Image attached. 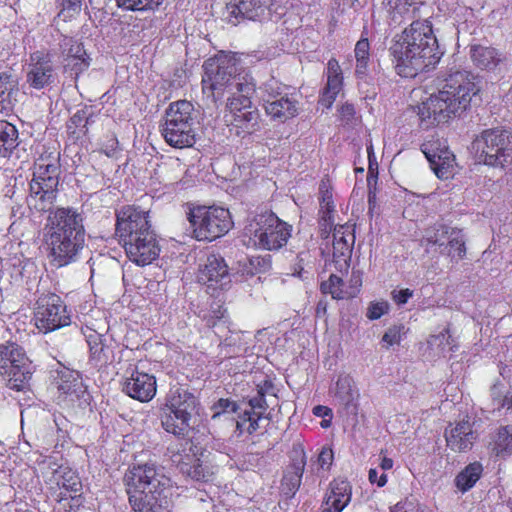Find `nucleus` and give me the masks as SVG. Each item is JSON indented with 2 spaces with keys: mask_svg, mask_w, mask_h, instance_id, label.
Returning a JSON list of instances; mask_svg holds the SVG:
<instances>
[{
  "mask_svg": "<svg viewBox=\"0 0 512 512\" xmlns=\"http://www.w3.org/2000/svg\"><path fill=\"white\" fill-rule=\"evenodd\" d=\"M413 293L412 289L409 288L399 289L398 291H392V298L398 305H404L412 297Z\"/></svg>",
  "mask_w": 512,
  "mask_h": 512,
  "instance_id": "obj_54",
  "label": "nucleus"
},
{
  "mask_svg": "<svg viewBox=\"0 0 512 512\" xmlns=\"http://www.w3.org/2000/svg\"><path fill=\"white\" fill-rule=\"evenodd\" d=\"M492 453L497 456L511 455L512 453V426H501L495 438L490 442Z\"/></svg>",
  "mask_w": 512,
  "mask_h": 512,
  "instance_id": "obj_39",
  "label": "nucleus"
},
{
  "mask_svg": "<svg viewBox=\"0 0 512 512\" xmlns=\"http://www.w3.org/2000/svg\"><path fill=\"white\" fill-rule=\"evenodd\" d=\"M474 421L466 415L462 420L448 425L445 430L446 446L453 451H468L474 447L479 432L474 427Z\"/></svg>",
  "mask_w": 512,
  "mask_h": 512,
  "instance_id": "obj_21",
  "label": "nucleus"
},
{
  "mask_svg": "<svg viewBox=\"0 0 512 512\" xmlns=\"http://www.w3.org/2000/svg\"><path fill=\"white\" fill-rule=\"evenodd\" d=\"M119 242L123 245L128 258L138 265L145 266L152 263L160 253L157 236L153 230Z\"/></svg>",
  "mask_w": 512,
  "mask_h": 512,
  "instance_id": "obj_18",
  "label": "nucleus"
},
{
  "mask_svg": "<svg viewBox=\"0 0 512 512\" xmlns=\"http://www.w3.org/2000/svg\"><path fill=\"white\" fill-rule=\"evenodd\" d=\"M491 396L494 403H496L497 407H506L507 409H511L512 407V393L511 395H504V397L501 394V391L499 389V385L495 384L492 386L491 389Z\"/></svg>",
  "mask_w": 512,
  "mask_h": 512,
  "instance_id": "obj_51",
  "label": "nucleus"
},
{
  "mask_svg": "<svg viewBox=\"0 0 512 512\" xmlns=\"http://www.w3.org/2000/svg\"><path fill=\"white\" fill-rule=\"evenodd\" d=\"M375 197H376V193L375 192H369L368 194V201H369V205L372 206V203L375 202Z\"/></svg>",
  "mask_w": 512,
  "mask_h": 512,
  "instance_id": "obj_64",
  "label": "nucleus"
},
{
  "mask_svg": "<svg viewBox=\"0 0 512 512\" xmlns=\"http://www.w3.org/2000/svg\"><path fill=\"white\" fill-rule=\"evenodd\" d=\"M331 419H332V415L331 416H327L325 418H323V420L321 421V427L322 428H327L330 426L331 424Z\"/></svg>",
  "mask_w": 512,
  "mask_h": 512,
  "instance_id": "obj_62",
  "label": "nucleus"
},
{
  "mask_svg": "<svg viewBox=\"0 0 512 512\" xmlns=\"http://www.w3.org/2000/svg\"><path fill=\"white\" fill-rule=\"evenodd\" d=\"M472 149L479 162L489 167H506L512 160L511 135L501 128L481 131L472 142Z\"/></svg>",
  "mask_w": 512,
  "mask_h": 512,
  "instance_id": "obj_10",
  "label": "nucleus"
},
{
  "mask_svg": "<svg viewBox=\"0 0 512 512\" xmlns=\"http://www.w3.org/2000/svg\"><path fill=\"white\" fill-rule=\"evenodd\" d=\"M368 478H369V481L372 482L373 484H374V482H376V484L379 487L385 486V484H387V482H388L386 473H382L379 476L376 468H370L369 473H368Z\"/></svg>",
  "mask_w": 512,
  "mask_h": 512,
  "instance_id": "obj_55",
  "label": "nucleus"
},
{
  "mask_svg": "<svg viewBox=\"0 0 512 512\" xmlns=\"http://www.w3.org/2000/svg\"><path fill=\"white\" fill-rule=\"evenodd\" d=\"M293 461L287 468L283 477V486H287L288 491L294 493L301 484V478L306 465V454L304 449L299 445L293 449Z\"/></svg>",
  "mask_w": 512,
  "mask_h": 512,
  "instance_id": "obj_31",
  "label": "nucleus"
},
{
  "mask_svg": "<svg viewBox=\"0 0 512 512\" xmlns=\"http://www.w3.org/2000/svg\"><path fill=\"white\" fill-rule=\"evenodd\" d=\"M245 235L253 246L274 251L286 245L291 236V226L273 212L263 211L253 216L245 226Z\"/></svg>",
  "mask_w": 512,
  "mask_h": 512,
  "instance_id": "obj_9",
  "label": "nucleus"
},
{
  "mask_svg": "<svg viewBox=\"0 0 512 512\" xmlns=\"http://www.w3.org/2000/svg\"><path fill=\"white\" fill-rule=\"evenodd\" d=\"M450 239L448 240V255L451 258L462 259L467 255V245L463 238V233L461 229H457V227H450Z\"/></svg>",
  "mask_w": 512,
  "mask_h": 512,
  "instance_id": "obj_40",
  "label": "nucleus"
},
{
  "mask_svg": "<svg viewBox=\"0 0 512 512\" xmlns=\"http://www.w3.org/2000/svg\"><path fill=\"white\" fill-rule=\"evenodd\" d=\"M376 181H377V175H374V173L370 167L369 171H368V176H367L368 185L371 186V184L376 183Z\"/></svg>",
  "mask_w": 512,
  "mask_h": 512,
  "instance_id": "obj_61",
  "label": "nucleus"
},
{
  "mask_svg": "<svg viewBox=\"0 0 512 512\" xmlns=\"http://www.w3.org/2000/svg\"><path fill=\"white\" fill-rule=\"evenodd\" d=\"M333 461V451L329 448H323L318 455L317 462L322 469H328Z\"/></svg>",
  "mask_w": 512,
  "mask_h": 512,
  "instance_id": "obj_53",
  "label": "nucleus"
},
{
  "mask_svg": "<svg viewBox=\"0 0 512 512\" xmlns=\"http://www.w3.org/2000/svg\"><path fill=\"white\" fill-rule=\"evenodd\" d=\"M470 57L473 65L479 69H496L503 61V55L498 48L486 47V45L474 44L470 45Z\"/></svg>",
  "mask_w": 512,
  "mask_h": 512,
  "instance_id": "obj_30",
  "label": "nucleus"
},
{
  "mask_svg": "<svg viewBox=\"0 0 512 512\" xmlns=\"http://www.w3.org/2000/svg\"><path fill=\"white\" fill-rule=\"evenodd\" d=\"M198 281L208 287L219 286L224 289L230 283L228 266L220 255L211 254L199 269Z\"/></svg>",
  "mask_w": 512,
  "mask_h": 512,
  "instance_id": "obj_23",
  "label": "nucleus"
},
{
  "mask_svg": "<svg viewBox=\"0 0 512 512\" xmlns=\"http://www.w3.org/2000/svg\"><path fill=\"white\" fill-rule=\"evenodd\" d=\"M282 0H234L227 4V19L233 25L243 20L262 22L268 19L271 13L282 15L284 8L278 3Z\"/></svg>",
  "mask_w": 512,
  "mask_h": 512,
  "instance_id": "obj_14",
  "label": "nucleus"
},
{
  "mask_svg": "<svg viewBox=\"0 0 512 512\" xmlns=\"http://www.w3.org/2000/svg\"><path fill=\"white\" fill-rule=\"evenodd\" d=\"M327 310V301L324 299H321L318 301L316 306V314L318 316L325 315Z\"/></svg>",
  "mask_w": 512,
  "mask_h": 512,
  "instance_id": "obj_58",
  "label": "nucleus"
},
{
  "mask_svg": "<svg viewBox=\"0 0 512 512\" xmlns=\"http://www.w3.org/2000/svg\"><path fill=\"white\" fill-rule=\"evenodd\" d=\"M123 391L133 399L148 402L156 394L155 377L139 371L137 364L128 363L124 373Z\"/></svg>",
  "mask_w": 512,
  "mask_h": 512,
  "instance_id": "obj_19",
  "label": "nucleus"
},
{
  "mask_svg": "<svg viewBox=\"0 0 512 512\" xmlns=\"http://www.w3.org/2000/svg\"><path fill=\"white\" fill-rule=\"evenodd\" d=\"M18 131L7 121H0V156L8 157L18 146Z\"/></svg>",
  "mask_w": 512,
  "mask_h": 512,
  "instance_id": "obj_38",
  "label": "nucleus"
},
{
  "mask_svg": "<svg viewBox=\"0 0 512 512\" xmlns=\"http://www.w3.org/2000/svg\"><path fill=\"white\" fill-rule=\"evenodd\" d=\"M352 108H350L349 105H344L342 108H341V115H342V118L343 119H346L347 122L350 120L349 116L352 114Z\"/></svg>",
  "mask_w": 512,
  "mask_h": 512,
  "instance_id": "obj_60",
  "label": "nucleus"
},
{
  "mask_svg": "<svg viewBox=\"0 0 512 512\" xmlns=\"http://www.w3.org/2000/svg\"><path fill=\"white\" fill-rule=\"evenodd\" d=\"M421 150L438 178L442 180L451 178L454 173L455 157L446 141L432 135L421 144Z\"/></svg>",
  "mask_w": 512,
  "mask_h": 512,
  "instance_id": "obj_17",
  "label": "nucleus"
},
{
  "mask_svg": "<svg viewBox=\"0 0 512 512\" xmlns=\"http://www.w3.org/2000/svg\"><path fill=\"white\" fill-rule=\"evenodd\" d=\"M335 395L345 405L347 409L351 402L350 377H340L336 383Z\"/></svg>",
  "mask_w": 512,
  "mask_h": 512,
  "instance_id": "obj_48",
  "label": "nucleus"
},
{
  "mask_svg": "<svg viewBox=\"0 0 512 512\" xmlns=\"http://www.w3.org/2000/svg\"><path fill=\"white\" fill-rule=\"evenodd\" d=\"M249 265L251 267L250 273L253 275L255 273L265 272L271 267V259L270 256H256L252 257L249 260Z\"/></svg>",
  "mask_w": 512,
  "mask_h": 512,
  "instance_id": "obj_49",
  "label": "nucleus"
},
{
  "mask_svg": "<svg viewBox=\"0 0 512 512\" xmlns=\"http://www.w3.org/2000/svg\"><path fill=\"white\" fill-rule=\"evenodd\" d=\"M392 62L402 77H415L434 69L443 52L429 19H417L396 34L389 47Z\"/></svg>",
  "mask_w": 512,
  "mask_h": 512,
  "instance_id": "obj_1",
  "label": "nucleus"
},
{
  "mask_svg": "<svg viewBox=\"0 0 512 512\" xmlns=\"http://www.w3.org/2000/svg\"><path fill=\"white\" fill-rule=\"evenodd\" d=\"M195 120V109L190 101L179 100L171 103L161 125V133L166 143L179 149L193 146Z\"/></svg>",
  "mask_w": 512,
  "mask_h": 512,
  "instance_id": "obj_7",
  "label": "nucleus"
},
{
  "mask_svg": "<svg viewBox=\"0 0 512 512\" xmlns=\"http://www.w3.org/2000/svg\"><path fill=\"white\" fill-rule=\"evenodd\" d=\"M56 384L60 394L69 397L71 401L84 397L87 392L80 374L68 368L58 372Z\"/></svg>",
  "mask_w": 512,
  "mask_h": 512,
  "instance_id": "obj_27",
  "label": "nucleus"
},
{
  "mask_svg": "<svg viewBox=\"0 0 512 512\" xmlns=\"http://www.w3.org/2000/svg\"><path fill=\"white\" fill-rule=\"evenodd\" d=\"M479 88L476 78L470 71H456L446 79L443 88L438 91L440 108L445 113V123L467 110Z\"/></svg>",
  "mask_w": 512,
  "mask_h": 512,
  "instance_id": "obj_8",
  "label": "nucleus"
},
{
  "mask_svg": "<svg viewBox=\"0 0 512 512\" xmlns=\"http://www.w3.org/2000/svg\"><path fill=\"white\" fill-rule=\"evenodd\" d=\"M417 116L421 128L429 129L445 123V112L439 103V92H434L417 105Z\"/></svg>",
  "mask_w": 512,
  "mask_h": 512,
  "instance_id": "obj_24",
  "label": "nucleus"
},
{
  "mask_svg": "<svg viewBox=\"0 0 512 512\" xmlns=\"http://www.w3.org/2000/svg\"><path fill=\"white\" fill-rule=\"evenodd\" d=\"M49 481L51 484V490H53V492L56 491L57 493H78L82 488L80 478L76 472L68 467L59 466L53 471Z\"/></svg>",
  "mask_w": 512,
  "mask_h": 512,
  "instance_id": "obj_29",
  "label": "nucleus"
},
{
  "mask_svg": "<svg viewBox=\"0 0 512 512\" xmlns=\"http://www.w3.org/2000/svg\"><path fill=\"white\" fill-rule=\"evenodd\" d=\"M34 321L37 329L48 333L71 323V316L61 297L52 292L38 296L34 306Z\"/></svg>",
  "mask_w": 512,
  "mask_h": 512,
  "instance_id": "obj_12",
  "label": "nucleus"
},
{
  "mask_svg": "<svg viewBox=\"0 0 512 512\" xmlns=\"http://www.w3.org/2000/svg\"><path fill=\"white\" fill-rule=\"evenodd\" d=\"M30 361L23 349L15 343L0 348V375L7 379L11 389L22 390L31 378Z\"/></svg>",
  "mask_w": 512,
  "mask_h": 512,
  "instance_id": "obj_13",
  "label": "nucleus"
},
{
  "mask_svg": "<svg viewBox=\"0 0 512 512\" xmlns=\"http://www.w3.org/2000/svg\"><path fill=\"white\" fill-rule=\"evenodd\" d=\"M52 496L58 502V509L64 511H74L82 505V497L78 493L52 492Z\"/></svg>",
  "mask_w": 512,
  "mask_h": 512,
  "instance_id": "obj_45",
  "label": "nucleus"
},
{
  "mask_svg": "<svg viewBox=\"0 0 512 512\" xmlns=\"http://www.w3.org/2000/svg\"><path fill=\"white\" fill-rule=\"evenodd\" d=\"M116 235L120 240L135 235L139 236L146 232L152 231L148 212L138 207L127 205L122 207L116 213Z\"/></svg>",
  "mask_w": 512,
  "mask_h": 512,
  "instance_id": "obj_20",
  "label": "nucleus"
},
{
  "mask_svg": "<svg viewBox=\"0 0 512 512\" xmlns=\"http://www.w3.org/2000/svg\"><path fill=\"white\" fill-rule=\"evenodd\" d=\"M71 123L75 124V125H78L79 123H81L83 121V118L80 116V115H74L72 118H71Z\"/></svg>",
  "mask_w": 512,
  "mask_h": 512,
  "instance_id": "obj_63",
  "label": "nucleus"
},
{
  "mask_svg": "<svg viewBox=\"0 0 512 512\" xmlns=\"http://www.w3.org/2000/svg\"><path fill=\"white\" fill-rule=\"evenodd\" d=\"M46 230V243L54 265L62 267L71 263L85 241L81 214L71 208H57L50 212Z\"/></svg>",
  "mask_w": 512,
  "mask_h": 512,
  "instance_id": "obj_3",
  "label": "nucleus"
},
{
  "mask_svg": "<svg viewBox=\"0 0 512 512\" xmlns=\"http://www.w3.org/2000/svg\"><path fill=\"white\" fill-rule=\"evenodd\" d=\"M313 414L317 417L325 418L332 415V411L327 406L318 405L313 408Z\"/></svg>",
  "mask_w": 512,
  "mask_h": 512,
  "instance_id": "obj_57",
  "label": "nucleus"
},
{
  "mask_svg": "<svg viewBox=\"0 0 512 512\" xmlns=\"http://www.w3.org/2000/svg\"><path fill=\"white\" fill-rule=\"evenodd\" d=\"M199 449L190 444L189 452L185 454H175L172 461L177 464L180 472L196 481L204 480L208 471L203 466L199 457H197Z\"/></svg>",
  "mask_w": 512,
  "mask_h": 512,
  "instance_id": "obj_25",
  "label": "nucleus"
},
{
  "mask_svg": "<svg viewBox=\"0 0 512 512\" xmlns=\"http://www.w3.org/2000/svg\"><path fill=\"white\" fill-rule=\"evenodd\" d=\"M252 95L245 93L239 97H228L226 107L232 117L229 125L236 129L237 135L241 132L251 134L259 129L260 114L252 106Z\"/></svg>",
  "mask_w": 512,
  "mask_h": 512,
  "instance_id": "obj_16",
  "label": "nucleus"
},
{
  "mask_svg": "<svg viewBox=\"0 0 512 512\" xmlns=\"http://www.w3.org/2000/svg\"><path fill=\"white\" fill-rule=\"evenodd\" d=\"M62 54L65 56V68L70 69L75 76L88 68L86 52L81 43L65 37L61 43Z\"/></svg>",
  "mask_w": 512,
  "mask_h": 512,
  "instance_id": "obj_26",
  "label": "nucleus"
},
{
  "mask_svg": "<svg viewBox=\"0 0 512 512\" xmlns=\"http://www.w3.org/2000/svg\"><path fill=\"white\" fill-rule=\"evenodd\" d=\"M354 55L357 59V74H365L370 58V43L368 39H360L354 47Z\"/></svg>",
  "mask_w": 512,
  "mask_h": 512,
  "instance_id": "obj_44",
  "label": "nucleus"
},
{
  "mask_svg": "<svg viewBox=\"0 0 512 512\" xmlns=\"http://www.w3.org/2000/svg\"><path fill=\"white\" fill-rule=\"evenodd\" d=\"M205 74L202 79L203 91L214 103L221 101L225 94L239 97L242 94H254L256 83L248 73H238L232 60L226 58L208 59L204 63Z\"/></svg>",
  "mask_w": 512,
  "mask_h": 512,
  "instance_id": "obj_4",
  "label": "nucleus"
},
{
  "mask_svg": "<svg viewBox=\"0 0 512 512\" xmlns=\"http://www.w3.org/2000/svg\"><path fill=\"white\" fill-rule=\"evenodd\" d=\"M484 467L481 462L468 463L455 477L454 483L461 492H467L472 489L479 481Z\"/></svg>",
  "mask_w": 512,
  "mask_h": 512,
  "instance_id": "obj_36",
  "label": "nucleus"
},
{
  "mask_svg": "<svg viewBox=\"0 0 512 512\" xmlns=\"http://www.w3.org/2000/svg\"><path fill=\"white\" fill-rule=\"evenodd\" d=\"M265 111L273 119L284 122L298 114V106L294 99L281 96L272 100L268 99L265 104Z\"/></svg>",
  "mask_w": 512,
  "mask_h": 512,
  "instance_id": "obj_34",
  "label": "nucleus"
},
{
  "mask_svg": "<svg viewBox=\"0 0 512 512\" xmlns=\"http://www.w3.org/2000/svg\"><path fill=\"white\" fill-rule=\"evenodd\" d=\"M129 503L135 512H161L167 508L172 484L153 463L133 466L125 474Z\"/></svg>",
  "mask_w": 512,
  "mask_h": 512,
  "instance_id": "obj_2",
  "label": "nucleus"
},
{
  "mask_svg": "<svg viewBox=\"0 0 512 512\" xmlns=\"http://www.w3.org/2000/svg\"><path fill=\"white\" fill-rule=\"evenodd\" d=\"M187 219L193 228L194 237L212 241L225 235L232 227L230 212L221 207H189Z\"/></svg>",
  "mask_w": 512,
  "mask_h": 512,
  "instance_id": "obj_11",
  "label": "nucleus"
},
{
  "mask_svg": "<svg viewBox=\"0 0 512 512\" xmlns=\"http://www.w3.org/2000/svg\"><path fill=\"white\" fill-rule=\"evenodd\" d=\"M213 409L215 410L213 417H216L222 412L236 411V403L228 399L221 398L214 404Z\"/></svg>",
  "mask_w": 512,
  "mask_h": 512,
  "instance_id": "obj_52",
  "label": "nucleus"
},
{
  "mask_svg": "<svg viewBox=\"0 0 512 512\" xmlns=\"http://www.w3.org/2000/svg\"><path fill=\"white\" fill-rule=\"evenodd\" d=\"M18 93L17 83L8 74H0V113L10 111Z\"/></svg>",
  "mask_w": 512,
  "mask_h": 512,
  "instance_id": "obj_37",
  "label": "nucleus"
},
{
  "mask_svg": "<svg viewBox=\"0 0 512 512\" xmlns=\"http://www.w3.org/2000/svg\"><path fill=\"white\" fill-rule=\"evenodd\" d=\"M394 461L393 458L390 457H382L380 466L382 469H391L393 468Z\"/></svg>",
  "mask_w": 512,
  "mask_h": 512,
  "instance_id": "obj_59",
  "label": "nucleus"
},
{
  "mask_svg": "<svg viewBox=\"0 0 512 512\" xmlns=\"http://www.w3.org/2000/svg\"><path fill=\"white\" fill-rule=\"evenodd\" d=\"M320 289L323 294H331L333 299L341 300L350 297L348 289H344L343 280L334 274L321 283Z\"/></svg>",
  "mask_w": 512,
  "mask_h": 512,
  "instance_id": "obj_41",
  "label": "nucleus"
},
{
  "mask_svg": "<svg viewBox=\"0 0 512 512\" xmlns=\"http://www.w3.org/2000/svg\"><path fill=\"white\" fill-rule=\"evenodd\" d=\"M101 334L93 332L88 335L87 342L90 350V358L95 365H105L110 363L114 358L113 348L107 345Z\"/></svg>",
  "mask_w": 512,
  "mask_h": 512,
  "instance_id": "obj_35",
  "label": "nucleus"
},
{
  "mask_svg": "<svg viewBox=\"0 0 512 512\" xmlns=\"http://www.w3.org/2000/svg\"><path fill=\"white\" fill-rule=\"evenodd\" d=\"M406 332L407 329L404 324L392 325V327L387 328L386 332L381 337L382 346L389 349V347L395 346V344H400Z\"/></svg>",
  "mask_w": 512,
  "mask_h": 512,
  "instance_id": "obj_46",
  "label": "nucleus"
},
{
  "mask_svg": "<svg viewBox=\"0 0 512 512\" xmlns=\"http://www.w3.org/2000/svg\"><path fill=\"white\" fill-rule=\"evenodd\" d=\"M347 236H352L350 227L347 224L334 228L333 257L337 263L343 261L346 269H348L352 258V245L349 244Z\"/></svg>",
  "mask_w": 512,
  "mask_h": 512,
  "instance_id": "obj_33",
  "label": "nucleus"
},
{
  "mask_svg": "<svg viewBox=\"0 0 512 512\" xmlns=\"http://www.w3.org/2000/svg\"><path fill=\"white\" fill-rule=\"evenodd\" d=\"M54 68L51 56L37 51L30 56L27 82L35 89H42L52 83Z\"/></svg>",
  "mask_w": 512,
  "mask_h": 512,
  "instance_id": "obj_22",
  "label": "nucleus"
},
{
  "mask_svg": "<svg viewBox=\"0 0 512 512\" xmlns=\"http://www.w3.org/2000/svg\"><path fill=\"white\" fill-rule=\"evenodd\" d=\"M117 6L131 11H142L158 6L160 0H116Z\"/></svg>",
  "mask_w": 512,
  "mask_h": 512,
  "instance_id": "obj_47",
  "label": "nucleus"
},
{
  "mask_svg": "<svg viewBox=\"0 0 512 512\" xmlns=\"http://www.w3.org/2000/svg\"><path fill=\"white\" fill-rule=\"evenodd\" d=\"M450 227L446 224H433L426 228L422 243L425 245H441L449 237Z\"/></svg>",
  "mask_w": 512,
  "mask_h": 512,
  "instance_id": "obj_43",
  "label": "nucleus"
},
{
  "mask_svg": "<svg viewBox=\"0 0 512 512\" xmlns=\"http://www.w3.org/2000/svg\"><path fill=\"white\" fill-rule=\"evenodd\" d=\"M63 10L78 13L81 10L82 0H62Z\"/></svg>",
  "mask_w": 512,
  "mask_h": 512,
  "instance_id": "obj_56",
  "label": "nucleus"
},
{
  "mask_svg": "<svg viewBox=\"0 0 512 512\" xmlns=\"http://www.w3.org/2000/svg\"><path fill=\"white\" fill-rule=\"evenodd\" d=\"M341 89L342 72L340 66L335 59H330L327 64V84L320 98L322 105L330 107Z\"/></svg>",
  "mask_w": 512,
  "mask_h": 512,
  "instance_id": "obj_32",
  "label": "nucleus"
},
{
  "mask_svg": "<svg viewBox=\"0 0 512 512\" xmlns=\"http://www.w3.org/2000/svg\"><path fill=\"white\" fill-rule=\"evenodd\" d=\"M251 410H245L237 422L238 429H246L249 434L254 433L259 428V420L264 416L269 407L278 404V397L273 383L265 380L257 385V393L248 401Z\"/></svg>",
  "mask_w": 512,
  "mask_h": 512,
  "instance_id": "obj_15",
  "label": "nucleus"
},
{
  "mask_svg": "<svg viewBox=\"0 0 512 512\" xmlns=\"http://www.w3.org/2000/svg\"><path fill=\"white\" fill-rule=\"evenodd\" d=\"M59 183V164L55 156H40L34 164L30 182L28 206L37 211H49L53 206Z\"/></svg>",
  "mask_w": 512,
  "mask_h": 512,
  "instance_id": "obj_6",
  "label": "nucleus"
},
{
  "mask_svg": "<svg viewBox=\"0 0 512 512\" xmlns=\"http://www.w3.org/2000/svg\"><path fill=\"white\" fill-rule=\"evenodd\" d=\"M352 487L348 481L335 480L331 484V491L323 503L321 512H342L349 504Z\"/></svg>",
  "mask_w": 512,
  "mask_h": 512,
  "instance_id": "obj_28",
  "label": "nucleus"
},
{
  "mask_svg": "<svg viewBox=\"0 0 512 512\" xmlns=\"http://www.w3.org/2000/svg\"><path fill=\"white\" fill-rule=\"evenodd\" d=\"M198 412L197 397L186 389L176 388L167 394L160 407L159 417L165 431L174 435H185Z\"/></svg>",
  "mask_w": 512,
  "mask_h": 512,
  "instance_id": "obj_5",
  "label": "nucleus"
},
{
  "mask_svg": "<svg viewBox=\"0 0 512 512\" xmlns=\"http://www.w3.org/2000/svg\"><path fill=\"white\" fill-rule=\"evenodd\" d=\"M320 195V225L323 227L322 231H326V227L330 226L333 202L332 193L328 190V187L324 181L320 185Z\"/></svg>",
  "mask_w": 512,
  "mask_h": 512,
  "instance_id": "obj_42",
  "label": "nucleus"
},
{
  "mask_svg": "<svg viewBox=\"0 0 512 512\" xmlns=\"http://www.w3.org/2000/svg\"><path fill=\"white\" fill-rule=\"evenodd\" d=\"M388 310L389 305L386 301L371 302L366 312V316L370 320H377L380 316L385 315Z\"/></svg>",
  "mask_w": 512,
  "mask_h": 512,
  "instance_id": "obj_50",
  "label": "nucleus"
}]
</instances>
